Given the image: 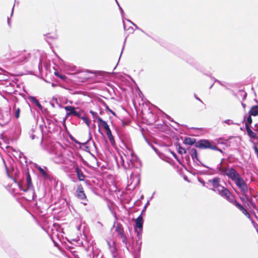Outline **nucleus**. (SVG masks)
I'll use <instances>...</instances> for the list:
<instances>
[{
    "label": "nucleus",
    "instance_id": "473e14b6",
    "mask_svg": "<svg viewBox=\"0 0 258 258\" xmlns=\"http://www.w3.org/2000/svg\"><path fill=\"white\" fill-rule=\"evenodd\" d=\"M240 96H242L243 98V100H245L246 98V96H247V93L244 92V91H240L239 92V94Z\"/></svg>",
    "mask_w": 258,
    "mask_h": 258
},
{
    "label": "nucleus",
    "instance_id": "1a4fd4ad",
    "mask_svg": "<svg viewBox=\"0 0 258 258\" xmlns=\"http://www.w3.org/2000/svg\"><path fill=\"white\" fill-rule=\"evenodd\" d=\"M196 147L199 148L201 149H210L213 150L218 151L221 153L223 151L221 149L218 148L217 146L214 144L212 142L206 139H201L197 141Z\"/></svg>",
    "mask_w": 258,
    "mask_h": 258
},
{
    "label": "nucleus",
    "instance_id": "4d7b16f0",
    "mask_svg": "<svg viewBox=\"0 0 258 258\" xmlns=\"http://www.w3.org/2000/svg\"><path fill=\"white\" fill-rule=\"evenodd\" d=\"M119 11L120 12V13H121L122 16L123 17L124 12H123V11L122 8L120 6H119Z\"/></svg>",
    "mask_w": 258,
    "mask_h": 258
},
{
    "label": "nucleus",
    "instance_id": "69168bd1",
    "mask_svg": "<svg viewBox=\"0 0 258 258\" xmlns=\"http://www.w3.org/2000/svg\"><path fill=\"white\" fill-rule=\"evenodd\" d=\"M241 105H242V107H243V108H245V107H246V104H245L241 103Z\"/></svg>",
    "mask_w": 258,
    "mask_h": 258
},
{
    "label": "nucleus",
    "instance_id": "f03ea898",
    "mask_svg": "<svg viewBox=\"0 0 258 258\" xmlns=\"http://www.w3.org/2000/svg\"><path fill=\"white\" fill-rule=\"evenodd\" d=\"M223 160V159L221 160L220 162L217 165L216 168L215 169L216 170V174L218 173L223 176H227L229 178L234 182L236 185L240 189L241 192L245 196V193L248 191L246 183L235 169L233 167L227 169L223 167L222 164Z\"/></svg>",
    "mask_w": 258,
    "mask_h": 258
},
{
    "label": "nucleus",
    "instance_id": "2eb2a0df",
    "mask_svg": "<svg viewBox=\"0 0 258 258\" xmlns=\"http://www.w3.org/2000/svg\"><path fill=\"white\" fill-rule=\"evenodd\" d=\"M74 169L75 172L76 173L79 180L80 181H84L86 177V175L83 174L82 170L78 166H76Z\"/></svg>",
    "mask_w": 258,
    "mask_h": 258
},
{
    "label": "nucleus",
    "instance_id": "338daca9",
    "mask_svg": "<svg viewBox=\"0 0 258 258\" xmlns=\"http://www.w3.org/2000/svg\"><path fill=\"white\" fill-rule=\"evenodd\" d=\"M74 142H75V143H76V144H79V145L82 144L80 142H79V141H75Z\"/></svg>",
    "mask_w": 258,
    "mask_h": 258
},
{
    "label": "nucleus",
    "instance_id": "f257e3e1",
    "mask_svg": "<svg viewBox=\"0 0 258 258\" xmlns=\"http://www.w3.org/2000/svg\"><path fill=\"white\" fill-rule=\"evenodd\" d=\"M120 163L123 168L127 171H132L128 183L135 188L140 182L141 162L138 157L133 151H130V155L120 156Z\"/></svg>",
    "mask_w": 258,
    "mask_h": 258
},
{
    "label": "nucleus",
    "instance_id": "49530a36",
    "mask_svg": "<svg viewBox=\"0 0 258 258\" xmlns=\"http://www.w3.org/2000/svg\"><path fill=\"white\" fill-rule=\"evenodd\" d=\"M171 153H172L173 156L177 160L179 164H181V162H180L179 159H178V158H177V156L176 154L175 153H174V152H172Z\"/></svg>",
    "mask_w": 258,
    "mask_h": 258
},
{
    "label": "nucleus",
    "instance_id": "864d4df0",
    "mask_svg": "<svg viewBox=\"0 0 258 258\" xmlns=\"http://www.w3.org/2000/svg\"><path fill=\"white\" fill-rule=\"evenodd\" d=\"M126 38H125L124 41V42H123V46H122V50H121V53H120V57L121 56V54L123 52V50L124 49V46H125V42H126Z\"/></svg>",
    "mask_w": 258,
    "mask_h": 258
},
{
    "label": "nucleus",
    "instance_id": "2f4dec72",
    "mask_svg": "<svg viewBox=\"0 0 258 258\" xmlns=\"http://www.w3.org/2000/svg\"><path fill=\"white\" fill-rule=\"evenodd\" d=\"M54 103L57 105V106L60 108L63 107L61 104L59 103V101L57 98L53 97L52 99Z\"/></svg>",
    "mask_w": 258,
    "mask_h": 258
},
{
    "label": "nucleus",
    "instance_id": "e433bc0d",
    "mask_svg": "<svg viewBox=\"0 0 258 258\" xmlns=\"http://www.w3.org/2000/svg\"><path fill=\"white\" fill-rule=\"evenodd\" d=\"M109 250L112 253H113L116 251V249L115 246H114V242H112V246L109 249Z\"/></svg>",
    "mask_w": 258,
    "mask_h": 258
},
{
    "label": "nucleus",
    "instance_id": "ea45409f",
    "mask_svg": "<svg viewBox=\"0 0 258 258\" xmlns=\"http://www.w3.org/2000/svg\"><path fill=\"white\" fill-rule=\"evenodd\" d=\"M186 60L188 63L191 64H194V60L191 57H189L187 58Z\"/></svg>",
    "mask_w": 258,
    "mask_h": 258
},
{
    "label": "nucleus",
    "instance_id": "603ef678",
    "mask_svg": "<svg viewBox=\"0 0 258 258\" xmlns=\"http://www.w3.org/2000/svg\"><path fill=\"white\" fill-rule=\"evenodd\" d=\"M57 77H59V78H60L61 79L64 80L66 79V77L63 75H57Z\"/></svg>",
    "mask_w": 258,
    "mask_h": 258
},
{
    "label": "nucleus",
    "instance_id": "423d86ee",
    "mask_svg": "<svg viewBox=\"0 0 258 258\" xmlns=\"http://www.w3.org/2000/svg\"><path fill=\"white\" fill-rule=\"evenodd\" d=\"M188 150H189V154L190 155L191 157L192 158V160L194 162H195V160L196 159L197 161H199L200 163L201 166L206 167L209 170H202V171H199L198 172L201 175H213L214 174H216V170H215L214 168L210 167L205 164L203 163L199 159L198 156V152L196 149H189L188 148Z\"/></svg>",
    "mask_w": 258,
    "mask_h": 258
},
{
    "label": "nucleus",
    "instance_id": "72a5a7b5",
    "mask_svg": "<svg viewBox=\"0 0 258 258\" xmlns=\"http://www.w3.org/2000/svg\"><path fill=\"white\" fill-rule=\"evenodd\" d=\"M89 112L91 114V115H92V116L94 118H96L97 119V117H100L99 116H98L97 113L95 111H93L92 110H90Z\"/></svg>",
    "mask_w": 258,
    "mask_h": 258
},
{
    "label": "nucleus",
    "instance_id": "3c124183",
    "mask_svg": "<svg viewBox=\"0 0 258 258\" xmlns=\"http://www.w3.org/2000/svg\"><path fill=\"white\" fill-rule=\"evenodd\" d=\"M253 148L254 150L255 153L256 154V155H258V148L255 145H254L253 147Z\"/></svg>",
    "mask_w": 258,
    "mask_h": 258
},
{
    "label": "nucleus",
    "instance_id": "13d9d810",
    "mask_svg": "<svg viewBox=\"0 0 258 258\" xmlns=\"http://www.w3.org/2000/svg\"><path fill=\"white\" fill-rule=\"evenodd\" d=\"M150 146L151 147V148L157 153L158 151V149L156 148L153 145L150 144Z\"/></svg>",
    "mask_w": 258,
    "mask_h": 258
},
{
    "label": "nucleus",
    "instance_id": "bf43d9fd",
    "mask_svg": "<svg viewBox=\"0 0 258 258\" xmlns=\"http://www.w3.org/2000/svg\"><path fill=\"white\" fill-rule=\"evenodd\" d=\"M50 104L53 107H55V103H54L52 100L50 102Z\"/></svg>",
    "mask_w": 258,
    "mask_h": 258
},
{
    "label": "nucleus",
    "instance_id": "aec40b11",
    "mask_svg": "<svg viewBox=\"0 0 258 258\" xmlns=\"http://www.w3.org/2000/svg\"><path fill=\"white\" fill-rule=\"evenodd\" d=\"M252 115L248 112L247 114H245L244 116V120L245 122V126L246 125L250 126L251 124L252 123V120L251 118Z\"/></svg>",
    "mask_w": 258,
    "mask_h": 258
},
{
    "label": "nucleus",
    "instance_id": "20e7f679",
    "mask_svg": "<svg viewBox=\"0 0 258 258\" xmlns=\"http://www.w3.org/2000/svg\"><path fill=\"white\" fill-rule=\"evenodd\" d=\"M220 182V178L218 177H215L212 179L209 180L207 184H211L213 186V188H209V189L214 191H217L222 197L226 199L231 192L227 188L221 185Z\"/></svg>",
    "mask_w": 258,
    "mask_h": 258
},
{
    "label": "nucleus",
    "instance_id": "6ab92c4d",
    "mask_svg": "<svg viewBox=\"0 0 258 258\" xmlns=\"http://www.w3.org/2000/svg\"><path fill=\"white\" fill-rule=\"evenodd\" d=\"M183 143L188 145H194L196 147L197 142L195 138L186 137L183 141Z\"/></svg>",
    "mask_w": 258,
    "mask_h": 258
},
{
    "label": "nucleus",
    "instance_id": "4be33fe9",
    "mask_svg": "<svg viewBox=\"0 0 258 258\" xmlns=\"http://www.w3.org/2000/svg\"><path fill=\"white\" fill-rule=\"evenodd\" d=\"M249 113L252 115V116H257L258 115V105H254L252 106L248 111Z\"/></svg>",
    "mask_w": 258,
    "mask_h": 258
},
{
    "label": "nucleus",
    "instance_id": "bb28decb",
    "mask_svg": "<svg viewBox=\"0 0 258 258\" xmlns=\"http://www.w3.org/2000/svg\"><path fill=\"white\" fill-rule=\"evenodd\" d=\"M73 245H74V244L72 241H69V243L67 244V245H66L67 248L69 250H70L71 252H72V253L73 252H75V251L73 250V249H74V247Z\"/></svg>",
    "mask_w": 258,
    "mask_h": 258
},
{
    "label": "nucleus",
    "instance_id": "7c9ffc66",
    "mask_svg": "<svg viewBox=\"0 0 258 258\" xmlns=\"http://www.w3.org/2000/svg\"><path fill=\"white\" fill-rule=\"evenodd\" d=\"M126 21L129 22L130 23H131L133 25H134L136 27V29L141 30L144 33L146 34L147 36H149V35L148 34L146 33L143 30H142L141 29L139 28L135 24L133 23L131 21H130V20H128V19H126Z\"/></svg>",
    "mask_w": 258,
    "mask_h": 258
},
{
    "label": "nucleus",
    "instance_id": "680f3d73",
    "mask_svg": "<svg viewBox=\"0 0 258 258\" xmlns=\"http://www.w3.org/2000/svg\"><path fill=\"white\" fill-rule=\"evenodd\" d=\"M195 97L196 99H197L198 100H199V101H200L201 102H203L202 101L199 97H198L196 94H195Z\"/></svg>",
    "mask_w": 258,
    "mask_h": 258
},
{
    "label": "nucleus",
    "instance_id": "a18cd8bd",
    "mask_svg": "<svg viewBox=\"0 0 258 258\" xmlns=\"http://www.w3.org/2000/svg\"><path fill=\"white\" fill-rule=\"evenodd\" d=\"M165 116H166V118L167 119H168L169 121H172V122H174L176 123V122L174 121L173 120V119L169 115H167L166 114H165Z\"/></svg>",
    "mask_w": 258,
    "mask_h": 258
},
{
    "label": "nucleus",
    "instance_id": "5fc2aeb1",
    "mask_svg": "<svg viewBox=\"0 0 258 258\" xmlns=\"http://www.w3.org/2000/svg\"><path fill=\"white\" fill-rule=\"evenodd\" d=\"M15 131H16V132H17V133L18 134H19H19H20V133H21V130H20V129L19 127H15Z\"/></svg>",
    "mask_w": 258,
    "mask_h": 258
},
{
    "label": "nucleus",
    "instance_id": "dca6fc26",
    "mask_svg": "<svg viewBox=\"0 0 258 258\" xmlns=\"http://www.w3.org/2000/svg\"><path fill=\"white\" fill-rule=\"evenodd\" d=\"M245 129L247 134L250 139L258 140V136L251 130L250 126L246 125Z\"/></svg>",
    "mask_w": 258,
    "mask_h": 258
},
{
    "label": "nucleus",
    "instance_id": "7ed1b4c3",
    "mask_svg": "<svg viewBox=\"0 0 258 258\" xmlns=\"http://www.w3.org/2000/svg\"><path fill=\"white\" fill-rule=\"evenodd\" d=\"M23 173L25 174L26 179V184L24 186L20 182L17 181L15 179H14V181L19 187L20 190L27 192L29 194L30 196L28 199V200H34L36 196L32 185L31 177L28 171L27 166H26V168L24 169Z\"/></svg>",
    "mask_w": 258,
    "mask_h": 258
},
{
    "label": "nucleus",
    "instance_id": "4c0bfd02",
    "mask_svg": "<svg viewBox=\"0 0 258 258\" xmlns=\"http://www.w3.org/2000/svg\"><path fill=\"white\" fill-rule=\"evenodd\" d=\"M20 112V109L19 108L16 109L15 114V116L16 118H18L19 117Z\"/></svg>",
    "mask_w": 258,
    "mask_h": 258
},
{
    "label": "nucleus",
    "instance_id": "0eeeda50",
    "mask_svg": "<svg viewBox=\"0 0 258 258\" xmlns=\"http://www.w3.org/2000/svg\"><path fill=\"white\" fill-rule=\"evenodd\" d=\"M30 138L34 141L35 143H39L41 147H43V134L41 125L40 128L36 126H33L28 133Z\"/></svg>",
    "mask_w": 258,
    "mask_h": 258
},
{
    "label": "nucleus",
    "instance_id": "6e6d98bb",
    "mask_svg": "<svg viewBox=\"0 0 258 258\" xmlns=\"http://www.w3.org/2000/svg\"><path fill=\"white\" fill-rule=\"evenodd\" d=\"M107 243L109 249H110L112 246V243H111L110 241H107Z\"/></svg>",
    "mask_w": 258,
    "mask_h": 258
},
{
    "label": "nucleus",
    "instance_id": "ddd939ff",
    "mask_svg": "<svg viewBox=\"0 0 258 258\" xmlns=\"http://www.w3.org/2000/svg\"><path fill=\"white\" fill-rule=\"evenodd\" d=\"M76 194L77 197L81 200L86 199V195L84 191L83 186L81 185L78 186Z\"/></svg>",
    "mask_w": 258,
    "mask_h": 258
},
{
    "label": "nucleus",
    "instance_id": "412c9836",
    "mask_svg": "<svg viewBox=\"0 0 258 258\" xmlns=\"http://www.w3.org/2000/svg\"><path fill=\"white\" fill-rule=\"evenodd\" d=\"M176 146L178 149V153L181 155L186 154L187 151H188L189 152V150H188V148H187V149H185V148L181 147L180 146L179 144H177V145H176ZM188 148L191 149L190 147H188Z\"/></svg>",
    "mask_w": 258,
    "mask_h": 258
},
{
    "label": "nucleus",
    "instance_id": "f8f14e48",
    "mask_svg": "<svg viewBox=\"0 0 258 258\" xmlns=\"http://www.w3.org/2000/svg\"><path fill=\"white\" fill-rule=\"evenodd\" d=\"M37 168L44 179L51 180V176L49 174V172L46 167L44 166L42 168L39 166Z\"/></svg>",
    "mask_w": 258,
    "mask_h": 258
},
{
    "label": "nucleus",
    "instance_id": "09e8293b",
    "mask_svg": "<svg viewBox=\"0 0 258 258\" xmlns=\"http://www.w3.org/2000/svg\"><path fill=\"white\" fill-rule=\"evenodd\" d=\"M106 109L108 110L112 114L115 115V113L111 109H110L108 106H106Z\"/></svg>",
    "mask_w": 258,
    "mask_h": 258
},
{
    "label": "nucleus",
    "instance_id": "a878e982",
    "mask_svg": "<svg viewBox=\"0 0 258 258\" xmlns=\"http://www.w3.org/2000/svg\"><path fill=\"white\" fill-rule=\"evenodd\" d=\"M71 241H72L75 246H80L83 244L82 241L79 239H73Z\"/></svg>",
    "mask_w": 258,
    "mask_h": 258
},
{
    "label": "nucleus",
    "instance_id": "a211bd4d",
    "mask_svg": "<svg viewBox=\"0 0 258 258\" xmlns=\"http://www.w3.org/2000/svg\"><path fill=\"white\" fill-rule=\"evenodd\" d=\"M229 202L231 203L234 206H235L237 208H238L241 204L239 203L235 199L234 195H233L231 193L228 195V196L226 199Z\"/></svg>",
    "mask_w": 258,
    "mask_h": 258
},
{
    "label": "nucleus",
    "instance_id": "f704fd0d",
    "mask_svg": "<svg viewBox=\"0 0 258 258\" xmlns=\"http://www.w3.org/2000/svg\"><path fill=\"white\" fill-rule=\"evenodd\" d=\"M149 201H148L147 203L145 204V205L144 206V208L142 210V212H141V213L140 215H141L142 216V215L144 214V213L145 212V211L146 210V209L147 208V206L149 205Z\"/></svg>",
    "mask_w": 258,
    "mask_h": 258
},
{
    "label": "nucleus",
    "instance_id": "6e6552de",
    "mask_svg": "<svg viewBox=\"0 0 258 258\" xmlns=\"http://www.w3.org/2000/svg\"><path fill=\"white\" fill-rule=\"evenodd\" d=\"M12 58L14 59V62L19 64L25 63L30 57V54L25 50L13 51L11 53Z\"/></svg>",
    "mask_w": 258,
    "mask_h": 258
},
{
    "label": "nucleus",
    "instance_id": "79ce46f5",
    "mask_svg": "<svg viewBox=\"0 0 258 258\" xmlns=\"http://www.w3.org/2000/svg\"><path fill=\"white\" fill-rule=\"evenodd\" d=\"M44 37H45L44 39L46 40V41H47V43H49L50 42L49 41V39H50V38H52V37L48 36V34L44 35Z\"/></svg>",
    "mask_w": 258,
    "mask_h": 258
},
{
    "label": "nucleus",
    "instance_id": "c756f323",
    "mask_svg": "<svg viewBox=\"0 0 258 258\" xmlns=\"http://www.w3.org/2000/svg\"><path fill=\"white\" fill-rule=\"evenodd\" d=\"M222 122L226 123L227 124L229 125L235 124V123L233 121V120L229 119L224 120L222 121Z\"/></svg>",
    "mask_w": 258,
    "mask_h": 258
},
{
    "label": "nucleus",
    "instance_id": "cd10ccee",
    "mask_svg": "<svg viewBox=\"0 0 258 258\" xmlns=\"http://www.w3.org/2000/svg\"><path fill=\"white\" fill-rule=\"evenodd\" d=\"M17 153L18 154L19 158L23 159L24 162L27 163V157L24 155V154L21 152H17Z\"/></svg>",
    "mask_w": 258,
    "mask_h": 258
},
{
    "label": "nucleus",
    "instance_id": "37998d69",
    "mask_svg": "<svg viewBox=\"0 0 258 258\" xmlns=\"http://www.w3.org/2000/svg\"><path fill=\"white\" fill-rule=\"evenodd\" d=\"M74 116H77L79 118H81V117L82 116L81 115V113L79 111H77L76 110L75 112V114H74Z\"/></svg>",
    "mask_w": 258,
    "mask_h": 258
},
{
    "label": "nucleus",
    "instance_id": "9b49d317",
    "mask_svg": "<svg viewBox=\"0 0 258 258\" xmlns=\"http://www.w3.org/2000/svg\"><path fill=\"white\" fill-rule=\"evenodd\" d=\"M143 223L144 221L142 216L139 215L136 220L135 226L134 227L135 231L137 233V236L139 240L142 237Z\"/></svg>",
    "mask_w": 258,
    "mask_h": 258
},
{
    "label": "nucleus",
    "instance_id": "c03bdc74",
    "mask_svg": "<svg viewBox=\"0 0 258 258\" xmlns=\"http://www.w3.org/2000/svg\"><path fill=\"white\" fill-rule=\"evenodd\" d=\"M137 243L138 244H139V246H138V250H138V251L139 252H140V251H141V244H142V242H141V241H140V242H139V240H138V241L137 242Z\"/></svg>",
    "mask_w": 258,
    "mask_h": 258
},
{
    "label": "nucleus",
    "instance_id": "9d476101",
    "mask_svg": "<svg viewBox=\"0 0 258 258\" xmlns=\"http://www.w3.org/2000/svg\"><path fill=\"white\" fill-rule=\"evenodd\" d=\"M115 231L118 233L120 238H121L122 242L124 243L125 247L129 251L130 244L128 242L126 235L124 233L123 228L121 224L117 223Z\"/></svg>",
    "mask_w": 258,
    "mask_h": 258
},
{
    "label": "nucleus",
    "instance_id": "39448f33",
    "mask_svg": "<svg viewBox=\"0 0 258 258\" xmlns=\"http://www.w3.org/2000/svg\"><path fill=\"white\" fill-rule=\"evenodd\" d=\"M220 182V178L218 177H215L212 179L209 180L207 184H211L213 186V188H209V189L214 191H217L222 197L226 199L231 192L227 188L221 185Z\"/></svg>",
    "mask_w": 258,
    "mask_h": 258
},
{
    "label": "nucleus",
    "instance_id": "4468645a",
    "mask_svg": "<svg viewBox=\"0 0 258 258\" xmlns=\"http://www.w3.org/2000/svg\"><path fill=\"white\" fill-rule=\"evenodd\" d=\"M64 109L67 111L66 115V119L70 116H74L75 112L76 110V108L73 106H66L63 107Z\"/></svg>",
    "mask_w": 258,
    "mask_h": 258
},
{
    "label": "nucleus",
    "instance_id": "8fccbe9b",
    "mask_svg": "<svg viewBox=\"0 0 258 258\" xmlns=\"http://www.w3.org/2000/svg\"><path fill=\"white\" fill-rule=\"evenodd\" d=\"M194 162V165L195 166H199L200 165L201 166L200 163L199 162V161H197L196 159L195 160V162Z\"/></svg>",
    "mask_w": 258,
    "mask_h": 258
},
{
    "label": "nucleus",
    "instance_id": "a19ab883",
    "mask_svg": "<svg viewBox=\"0 0 258 258\" xmlns=\"http://www.w3.org/2000/svg\"><path fill=\"white\" fill-rule=\"evenodd\" d=\"M198 180L199 182H200L202 184L203 186H206V182L202 178L198 177Z\"/></svg>",
    "mask_w": 258,
    "mask_h": 258
},
{
    "label": "nucleus",
    "instance_id": "393cba45",
    "mask_svg": "<svg viewBox=\"0 0 258 258\" xmlns=\"http://www.w3.org/2000/svg\"><path fill=\"white\" fill-rule=\"evenodd\" d=\"M106 135L108 138L109 141H110L111 144L113 145L115 144V140L114 139V137L112 135L111 131L108 132L106 133Z\"/></svg>",
    "mask_w": 258,
    "mask_h": 258
},
{
    "label": "nucleus",
    "instance_id": "0e129e2a",
    "mask_svg": "<svg viewBox=\"0 0 258 258\" xmlns=\"http://www.w3.org/2000/svg\"><path fill=\"white\" fill-rule=\"evenodd\" d=\"M7 21H8V24L9 26H11V24H10V18H8V20H7Z\"/></svg>",
    "mask_w": 258,
    "mask_h": 258
},
{
    "label": "nucleus",
    "instance_id": "5701e85b",
    "mask_svg": "<svg viewBox=\"0 0 258 258\" xmlns=\"http://www.w3.org/2000/svg\"><path fill=\"white\" fill-rule=\"evenodd\" d=\"M97 122L98 123V126L103 128L108 124L106 121L103 120L100 117H97Z\"/></svg>",
    "mask_w": 258,
    "mask_h": 258
},
{
    "label": "nucleus",
    "instance_id": "c9c22d12",
    "mask_svg": "<svg viewBox=\"0 0 258 258\" xmlns=\"http://www.w3.org/2000/svg\"><path fill=\"white\" fill-rule=\"evenodd\" d=\"M88 142V141H87V142H86L84 143H82L81 144L82 145V147L85 148V150L86 151L90 150L89 147L87 145Z\"/></svg>",
    "mask_w": 258,
    "mask_h": 258
},
{
    "label": "nucleus",
    "instance_id": "c85d7f7f",
    "mask_svg": "<svg viewBox=\"0 0 258 258\" xmlns=\"http://www.w3.org/2000/svg\"><path fill=\"white\" fill-rule=\"evenodd\" d=\"M80 118L82 119L88 126H89L90 121L87 117L82 116Z\"/></svg>",
    "mask_w": 258,
    "mask_h": 258
},
{
    "label": "nucleus",
    "instance_id": "774afa93",
    "mask_svg": "<svg viewBox=\"0 0 258 258\" xmlns=\"http://www.w3.org/2000/svg\"><path fill=\"white\" fill-rule=\"evenodd\" d=\"M54 74L56 76H57V75H59L60 74L57 72H55Z\"/></svg>",
    "mask_w": 258,
    "mask_h": 258
},
{
    "label": "nucleus",
    "instance_id": "58836bf2",
    "mask_svg": "<svg viewBox=\"0 0 258 258\" xmlns=\"http://www.w3.org/2000/svg\"><path fill=\"white\" fill-rule=\"evenodd\" d=\"M123 28H124V30L125 31V30H131L132 32H133V28L132 27L130 26L127 29H126V26L124 23V21L123 20Z\"/></svg>",
    "mask_w": 258,
    "mask_h": 258
},
{
    "label": "nucleus",
    "instance_id": "b1692460",
    "mask_svg": "<svg viewBox=\"0 0 258 258\" xmlns=\"http://www.w3.org/2000/svg\"><path fill=\"white\" fill-rule=\"evenodd\" d=\"M237 208L239 209L242 212V213L248 218H250V214L241 205H240Z\"/></svg>",
    "mask_w": 258,
    "mask_h": 258
},
{
    "label": "nucleus",
    "instance_id": "e2e57ef3",
    "mask_svg": "<svg viewBox=\"0 0 258 258\" xmlns=\"http://www.w3.org/2000/svg\"><path fill=\"white\" fill-rule=\"evenodd\" d=\"M215 82H217L219 84L222 85L221 82L217 79H215Z\"/></svg>",
    "mask_w": 258,
    "mask_h": 258
},
{
    "label": "nucleus",
    "instance_id": "f3484780",
    "mask_svg": "<svg viewBox=\"0 0 258 258\" xmlns=\"http://www.w3.org/2000/svg\"><path fill=\"white\" fill-rule=\"evenodd\" d=\"M28 99L31 103L37 106L39 109H42L43 106L39 103V101L36 99L35 97L29 96L28 97Z\"/></svg>",
    "mask_w": 258,
    "mask_h": 258
},
{
    "label": "nucleus",
    "instance_id": "052dcab7",
    "mask_svg": "<svg viewBox=\"0 0 258 258\" xmlns=\"http://www.w3.org/2000/svg\"><path fill=\"white\" fill-rule=\"evenodd\" d=\"M86 72L88 73H91V74H95V72H93L92 71H89V70H87L86 71Z\"/></svg>",
    "mask_w": 258,
    "mask_h": 258
},
{
    "label": "nucleus",
    "instance_id": "de8ad7c7",
    "mask_svg": "<svg viewBox=\"0 0 258 258\" xmlns=\"http://www.w3.org/2000/svg\"><path fill=\"white\" fill-rule=\"evenodd\" d=\"M103 128L105 130L106 133L108 132L111 131L108 124L106 125Z\"/></svg>",
    "mask_w": 258,
    "mask_h": 258
}]
</instances>
